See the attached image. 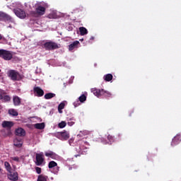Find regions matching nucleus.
<instances>
[{
    "label": "nucleus",
    "instance_id": "obj_36",
    "mask_svg": "<svg viewBox=\"0 0 181 181\" xmlns=\"http://www.w3.org/2000/svg\"><path fill=\"white\" fill-rule=\"evenodd\" d=\"M78 156H81V153H79L78 155H75V158H78Z\"/></svg>",
    "mask_w": 181,
    "mask_h": 181
},
{
    "label": "nucleus",
    "instance_id": "obj_11",
    "mask_svg": "<svg viewBox=\"0 0 181 181\" xmlns=\"http://www.w3.org/2000/svg\"><path fill=\"white\" fill-rule=\"evenodd\" d=\"M10 175H8V177L9 179V180H12V181H17L18 179V173L15 172V173H12V172H9Z\"/></svg>",
    "mask_w": 181,
    "mask_h": 181
},
{
    "label": "nucleus",
    "instance_id": "obj_10",
    "mask_svg": "<svg viewBox=\"0 0 181 181\" xmlns=\"http://www.w3.org/2000/svg\"><path fill=\"white\" fill-rule=\"evenodd\" d=\"M33 91L37 94V97H43V95H45V91L39 86L34 87Z\"/></svg>",
    "mask_w": 181,
    "mask_h": 181
},
{
    "label": "nucleus",
    "instance_id": "obj_20",
    "mask_svg": "<svg viewBox=\"0 0 181 181\" xmlns=\"http://www.w3.org/2000/svg\"><path fill=\"white\" fill-rule=\"evenodd\" d=\"M3 21H5V22H12V17L4 13L3 16Z\"/></svg>",
    "mask_w": 181,
    "mask_h": 181
},
{
    "label": "nucleus",
    "instance_id": "obj_17",
    "mask_svg": "<svg viewBox=\"0 0 181 181\" xmlns=\"http://www.w3.org/2000/svg\"><path fill=\"white\" fill-rule=\"evenodd\" d=\"M2 127L3 128H12L13 127V122H9V121H4L2 122Z\"/></svg>",
    "mask_w": 181,
    "mask_h": 181
},
{
    "label": "nucleus",
    "instance_id": "obj_21",
    "mask_svg": "<svg viewBox=\"0 0 181 181\" xmlns=\"http://www.w3.org/2000/svg\"><path fill=\"white\" fill-rule=\"evenodd\" d=\"M47 179H48L47 175L41 174V175H38L37 181H47Z\"/></svg>",
    "mask_w": 181,
    "mask_h": 181
},
{
    "label": "nucleus",
    "instance_id": "obj_43",
    "mask_svg": "<svg viewBox=\"0 0 181 181\" xmlns=\"http://www.w3.org/2000/svg\"><path fill=\"white\" fill-rule=\"evenodd\" d=\"M0 172H1V168H0Z\"/></svg>",
    "mask_w": 181,
    "mask_h": 181
},
{
    "label": "nucleus",
    "instance_id": "obj_26",
    "mask_svg": "<svg viewBox=\"0 0 181 181\" xmlns=\"http://www.w3.org/2000/svg\"><path fill=\"white\" fill-rule=\"evenodd\" d=\"M36 129H45V123H37L35 124Z\"/></svg>",
    "mask_w": 181,
    "mask_h": 181
},
{
    "label": "nucleus",
    "instance_id": "obj_37",
    "mask_svg": "<svg viewBox=\"0 0 181 181\" xmlns=\"http://www.w3.org/2000/svg\"><path fill=\"white\" fill-rule=\"evenodd\" d=\"M2 39H4V37L0 34V40H2Z\"/></svg>",
    "mask_w": 181,
    "mask_h": 181
},
{
    "label": "nucleus",
    "instance_id": "obj_4",
    "mask_svg": "<svg viewBox=\"0 0 181 181\" xmlns=\"http://www.w3.org/2000/svg\"><path fill=\"white\" fill-rule=\"evenodd\" d=\"M43 47L44 49H45V50H56V49L60 48V45L53 41H49V42H46L43 45Z\"/></svg>",
    "mask_w": 181,
    "mask_h": 181
},
{
    "label": "nucleus",
    "instance_id": "obj_31",
    "mask_svg": "<svg viewBox=\"0 0 181 181\" xmlns=\"http://www.w3.org/2000/svg\"><path fill=\"white\" fill-rule=\"evenodd\" d=\"M66 125V122L62 121L60 123H59L58 127L59 128H64Z\"/></svg>",
    "mask_w": 181,
    "mask_h": 181
},
{
    "label": "nucleus",
    "instance_id": "obj_16",
    "mask_svg": "<svg viewBox=\"0 0 181 181\" xmlns=\"http://www.w3.org/2000/svg\"><path fill=\"white\" fill-rule=\"evenodd\" d=\"M13 102L16 107H18V105H21V103H22V99L19 98L18 96H13Z\"/></svg>",
    "mask_w": 181,
    "mask_h": 181
},
{
    "label": "nucleus",
    "instance_id": "obj_6",
    "mask_svg": "<svg viewBox=\"0 0 181 181\" xmlns=\"http://www.w3.org/2000/svg\"><path fill=\"white\" fill-rule=\"evenodd\" d=\"M35 160V165L37 166H42L45 162V156H43V153H36Z\"/></svg>",
    "mask_w": 181,
    "mask_h": 181
},
{
    "label": "nucleus",
    "instance_id": "obj_29",
    "mask_svg": "<svg viewBox=\"0 0 181 181\" xmlns=\"http://www.w3.org/2000/svg\"><path fill=\"white\" fill-rule=\"evenodd\" d=\"M78 100H79L80 103H84L87 100V96H86V95L83 94L78 98Z\"/></svg>",
    "mask_w": 181,
    "mask_h": 181
},
{
    "label": "nucleus",
    "instance_id": "obj_5",
    "mask_svg": "<svg viewBox=\"0 0 181 181\" xmlns=\"http://www.w3.org/2000/svg\"><path fill=\"white\" fill-rule=\"evenodd\" d=\"M13 12L15 13V15H16V16H18V18H20V19H25V18H26L27 16V13L25 11L22 10V8H14L13 9Z\"/></svg>",
    "mask_w": 181,
    "mask_h": 181
},
{
    "label": "nucleus",
    "instance_id": "obj_38",
    "mask_svg": "<svg viewBox=\"0 0 181 181\" xmlns=\"http://www.w3.org/2000/svg\"><path fill=\"white\" fill-rule=\"evenodd\" d=\"M48 18H49V19H52V14H49V15L48 16Z\"/></svg>",
    "mask_w": 181,
    "mask_h": 181
},
{
    "label": "nucleus",
    "instance_id": "obj_40",
    "mask_svg": "<svg viewBox=\"0 0 181 181\" xmlns=\"http://www.w3.org/2000/svg\"><path fill=\"white\" fill-rule=\"evenodd\" d=\"M90 40H94V37H91Z\"/></svg>",
    "mask_w": 181,
    "mask_h": 181
},
{
    "label": "nucleus",
    "instance_id": "obj_41",
    "mask_svg": "<svg viewBox=\"0 0 181 181\" xmlns=\"http://www.w3.org/2000/svg\"><path fill=\"white\" fill-rule=\"evenodd\" d=\"M111 138H112L111 136H107V139H111Z\"/></svg>",
    "mask_w": 181,
    "mask_h": 181
},
{
    "label": "nucleus",
    "instance_id": "obj_39",
    "mask_svg": "<svg viewBox=\"0 0 181 181\" xmlns=\"http://www.w3.org/2000/svg\"><path fill=\"white\" fill-rule=\"evenodd\" d=\"M74 167H69V170H72Z\"/></svg>",
    "mask_w": 181,
    "mask_h": 181
},
{
    "label": "nucleus",
    "instance_id": "obj_1",
    "mask_svg": "<svg viewBox=\"0 0 181 181\" xmlns=\"http://www.w3.org/2000/svg\"><path fill=\"white\" fill-rule=\"evenodd\" d=\"M46 8H48L47 4H43V6H38L35 8V11H30L32 16H43L46 13Z\"/></svg>",
    "mask_w": 181,
    "mask_h": 181
},
{
    "label": "nucleus",
    "instance_id": "obj_23",
    "mask_svg": "<svg viewBox=\"0 0 181 181\" xmlns=\"http://www.w3.org/2000/svg\"><path fill=\"white\" fill-rule=\"evenodd\" d=\"M44 97H45V100H50L51 98L56 97V94L52 93H48L45 94Z\"/></svg>",
    "mask_w": 181,
    "mask_h": 181
},
{
    "label": "nucleus",
    "instance_id": "obj_22",
    "mask_svg": "<svg viewBox=\"0 0 181 181\" xmlns=\"http://www.w3.org/2000/svg\"><path fill=\"white\" fill-rule=\"evenodd\" d=\"M112 78H113V76H112V74H107L103 76V79L105 80V81H111Z\"/></svg>",
    "mask_w": 181,
    "mask_h": 181
},
{
    "label": "nucleus",
    "instance_id": "obj_25",
    "mask_svg": "<svg viewBox=\"0 0 181 181\" xmlns=\"http://www.w3.org/2000/svg\"><path fill=\"white\" fill-rule=\"evenodd\" d=\"M66 106V104L64 103H61L58 106V111L59 114H62L63 112L62 110H64V107Z\"/></svg>",
    "mask_w": 181,
    "mask_h": 181
},
{
    "label": "nucleus",
    "instance_id": "obj_19",
    "mask_svg": "<svg viewBox=\"0 0 181 181\" xmlns=\"http://www.w3.org/2000/svg\"><path fill=\"white\" fill-rule=\"evenodd\" d=\"M79 32H80L81 36H84V35H87V33H88V30H87V28L84 27H80Z\"/></svg>",
    "mask_w": 181,
    "mask_h": 181
},
{
    "label": "nucleus",
    "instance_id": "obj_24",
    "mask_svg": "<svg viewBox=\"0 0 181 181\" xmlns=\"http://www.w3.org/2000/svg\"><path fill=\"white\" fill-rule=\"evenodd\" d=\"M8 114L10 115H12L13 117H18L19 115V113H18L17 111L15 110V109H11L8 110Z\"/></svg>",
    "mask_w": 181,
    "mask_h": 181
},
{
    "label": "nucleus",
    "instance_id": "obj_18",
    "mask_svg": "<svg viewBox=\"0 0 181 181\" xmlns=\"http://www.w3.org/2000/svg\"><path fill=\"white\" fill-rule=\"evenodd\" d=\"M13 142L14 146H16L17 148H22V145H23V142H22V139H16Z\"/></svg>",
    "mask_w": 181,
    "mask_h": 181
},
{
    "label": "nucleus",
    "instance_id": "obj_35",
    "mask_svg": "<svg viewBox=\"0 0 181 181\" xmlns=\"http://www.w3.org/2000/svg\"><path fill=\"white\" fill-rule=\"evenodd\" d=\"M13 160H16V162H18V160H19V158L18 157H13Z\"/></svg>",
    "mask_w": 181,
    "mask_h": 181
},
{
    "label": "nucleus",
    "instance_id": "obj_3",
    "mask_svg": "<svg viewBox=\"0 0 181 181\" xmlns=\"http://www.w3.org/2000/svg\"><path fill=\"white\" fill-rule=\"evenodd\" d=\"M91 91L93 93L94 95L98 98L101 97V95H105V97H111V93L107 90H104V89H98V88H92Z\"/></svg>",
    "mask_w": 181,
    "mask_h": 181
},
{
    "label": "nucleus",
    "instance_id": "obj_34",
    "mask_svg": "<svg viewBox=\"0 0 181 181\" xmlns=\"http://www.w3.org/2000/svg\"><path fill=\"white\" fill-rule=\"evenodd\" d=\"M74 107H78V105H80V103L78 102V100L74 103Z\"/></svg>",
    "mask_w": 181,
    "mask_h": 181
},
{
    "label": "nucleus",
    "instance_id": "obj_15",
    "mask_svg": "<svg viewBox=\"0 0 181 181\" xmlns=\"http://www.w3.org/2000/svg\"><path fill=\"white\" fill-rule=\"evenodd\" d=\"M181 141V136L180 135H177L175 136L173 139V141L171 142V145L172 146H175V145H177V144H179Z\"/></svg>",
    "mask_w": 181,
    "mask_h": 181
},
{
    "label": "nucleus",
    "instance_id": "obj_27",
    "mask_svg": "<svg viewBox=\"0 0 181 181\" xmlns=\"http://www.w3.org/2000/svg\"><path fill=\"white\" fill-rule=\"evenodd\" d=\"M4 166L7 170V172H11L12 167H11V164L8 161L4 162Z\"/></svg>",
    "mask_w": 181,
    "mask_h": 181
},
{
    "label": "nucleus",
    "instance_id": "obj_32",
    "mask_svg": "<svg viewBox=\"0 0 181 181\" xmlns=\"http://www.w3.org/2000/svg\"><path fill=\"white\" fill-rule=\"evenodd\" d=\"M35 172L37 173V175H40V173H42V168L40 167H35Z\"/></svg>",
    "mask_w": 181,
    "mask_h": 181
},
{
    "label": "nucleus",
    "instance_id": "obj_8",
    "mask_svg": "<svg viewBox=\"0 0 181 181\" xmlns=\"http://www.w3.org/2000/svg\"><path fill=\"white\" fill-rule=\"evenodd\" d=\"M0 100H3L4 103L11 101V96L6 95L5 90H0Z\"/></svg>",
    "mask_w": 181,
    "mask_h": 181
},
{
    "label": "nucleus",
    "instance_id": "obj_14",
    "mask_svg": "<svg viewBox=\"0 0 181 181\" xmlns=\"http://www.w3.org/2000/svg\"><path fill=\"white\" fill-rule=\"evenodd\" d=\"M45 156H47L48 158H51V159H57V158H59V155L56 154V153L53 151L46 152Z\"/></svg>",
    "mask_w": 181,
    "mask_h": 181
},
{
    "label": "nucleus",
    "instance_id": "obj_42",
    "mask_svg": "<svg viewBox=\"0 0 181 181\" xmlns=\"http://www.w3.org/2000/svg\"><path fill=\"white\" fill-rule=\"evenodd\" d=\"M8 135H11V131L10 130L8 131Z\"/></svg>",
    "mask_w": 181,
    "mask_h": 181
},
{
    "label": "nucleus",
    "instance_id": "obj_13",
    "mask_svg": "<svg viewBox=\"0 0 181 181\" xmlns=\"http://www.w3.org/2000/svg\"><path fill=\"white\" fill-rule=\"evenodd\" d=\"M26 134V132H25V129H22V127H19L16 129V135L17 136H25Z\"/></svg>",
    "mask_w": 181,
    "mask_h": 181
},
{
    "label": "nucleus",
    "instance_id": "obj_30",
    "mask_svg": "<svg viewBox=\"0 0 181 181\" xmlns=\"http://www.w3.org/2000/svg\"><path fill=\"white\" fill-rule=\"evenodd\" d=\"M74 121H76V119H74V118L69 119V122H68V125L69 127H73V125H74V124H75V122Z\"/></svg>",
    "mask_w": 181,
    "mask_h": 181
},
{
    "label": "nucleus",
    "instance_id": "obj_9",
    "mask_svg": "<svg viewBox=\"0 0 181 181\" xmlns=\"http://www.w3.org/2000/svg\"><path fill=\"white\" fill-rule=\"evenodd\" d=\"M59 136L61 141H67V139L70 138V134L66 131H64L59 133Z\"/></svg>",
    "mask_w": 181,
    "mask_h": 181
},
{
    "label": "nucleus",
    "instance_id": "obj_7",
    "mask_svg": "<svg viewBox=\"0 0 181 181\" xmlns=\"http://www.w3.org/2000/svg\"><path fill=\"white\" fill-rule=\"evenodd\" d=\"M8 77H10L11 80L13 81H17L18 77H19V72L15 70L8 71Z\"/></svg>",
    "mask_w": 181,
    "mask_h": 181
},
{
    "label": "nucleus",
    "instance_id": "obj_12",
    "mask_svg": "<svg viewBox=\"0 0 181 181\" xmlns=\"http://www.w3.org/2000/svg\"><path fill=\"white\" fill-rule=\"evenodd\" d=\"M78 45H80L79 41H74L69 45V50L71 52V50H74V49H77L78 47Z\"/></svg>",
    "mask_w": 181,
    "mask_h": 181
},
{
    "label": "nucleus",
    "instance_id": "obj_28",
    "mask_svg": "<svg viewBox=\"0 0 181 181\" xmlns=\"http://www.w3.org/2000/svg\"><path fill=\"white\" fill-rule=\"evenodd\" d=\"M57 166V163L54 161H50L48 164L49 169H53V168H56Z\"/></svg>",
    "mask_w": 181,
    "mask_h": 181
},
{
    "label": "nucleus",
    "instance_id": "obj_33",
    "mask_svg": "<svg viewBox=\"0 0 181 181\" xmlns=\"http://www.w3.org/2000/svg\"><path fill=\"white\" fill-rule=\"evenodd\" d=\"M5 13L0 11V21H4V15Z\"/></svg>",
    "mask_w": 181,
    "mask_h": 181
},
{
    "label": "nucleus",
    "instance_id": "obj_2",
    "mask_svg": "<svg viewBox=\"0 0 181 181\" xmlns=\"http://www.w3.org/2000/svg\"><path fill=\"white\" fill-rule=\"evenodd\" d=\"M0 57L6 62H9L13 59V54L12 51L1 49H0Z\"/></svg>",
    "mask_w": 181,
    "mask_h": 181
}]
</instances>
